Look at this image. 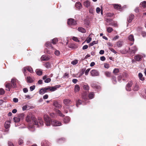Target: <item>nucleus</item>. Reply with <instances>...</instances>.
I'll return each mask as SVG.
<instances>
[{
  "mask_svg": "<svg viewBox=\"0 0 146 146\" xmlns=\"http://www.w3.org/2000/svg\"><path fill=\"white\" fill-rule=\"evenodd\" d=\"M141 35L143 37H145L146 36V32L144 31H143L142 32Z\"/></svg>",
  "mask_w": 146,
  "mask_h": 146,
  "instance_id": "61",
  "label": "nucleus"
},
{
  "mask_svg": "<svg viewBox=\"0 0 146 146\" xmlns=\"http://www.w3.org/2000/svg\"><path fill=\"white\" fill-rule=\"evenodd\" d=\"M24 113H21L18 115L19 117L21 119H22L23 118V116H24Z\"/></svg>",
  "mask_w": 146,
  "mask_h": 146,
  "instance_id": "48",
  "label": "nucleus"
},
{
  "mask_svg": "<svg viewBox=\"0 0 146 146\" xmlns=\"http://www.w3.org/2000/svg\"><path fill=\"white\" fill-rule=\"evenodd\" d=\"M105 74L107 77H110L111 75V73L109 72H106L105 73Z\"/></svg>",
  "mask_w": 146,
  "mask_h": 146,
  "instance_id": "51",
  "label": "nucleus"
},
{
  "mask_svg": "<svg viewBox=\"0 0 146 146\" xmlns=\"http://www.w3.org/2000/svg\"><path fill=\"white\" fill-rule=\"evenodd\" d=\"M57 113L59 114V115L60 116L63 117L64 116V115H63L61 113V111L59 110H58L57 111Z\"/></svg>",
  "mask_w": 146,
  "mask_h": 146,
  "instance_id": "40",
  "label": "nucleus"
},
{
  "mask_svg": "<svg viewBox=\"0 0 146 146\" xmlns=\"http://www.w3.org/2000/svg\"><path fill=\"white\" fill-rule=\"evenodd\" d=\"M38 122L39 124L41 125H42L43 124V122L42 120L40 117H39L38 118Z\"/></svg>",
  "mask_w": 146,
  "mask_h": 146,
  "instance_id": "31",
  "label": "nucleus"
},
{
  "mask_svg": "<svg viewBox=\"0 0 146 146\" xmlns=\"http://www.w3.org/2000/svg\"><path fill=\"white\" fill-rule=\"evenodd\" d=\"M107 30L108 33H110L113 31V29L111 27H108L107 28Z\"/></svg>",
  "mask_w": 146,
  "mask_h": 146,
  "instance_id": "33",
  "label": "nucleus"
},
{
  "mask_svg": "<svg viewBox=\"0 0 146 146\" xmlns=\"http://www.w3.org/2000/svg\"><path fill=\"white\" fill-rule=\"evenodd\" d=\"M63 103L66 105L68 106L71 103V102L69 99H66L63 100Z\"/></svg>",
  "mask_w": 146,
  "mask_h": 146,
  "instance_id": "10",
  "label": "nucleus"
},
{
  "mask_svg": "<svg viewBox=\"0 0 146 146\" xmlns=\"http://www.w3.org/2000/svg\"><path fill=\"white\" fill-rule=\"evenodd\" d=\"M54 105L56 108H60L61 107V105L57 102H55L54 103Z\"/></svg>",
  "mask_w": 146,
  "mask_h": 146,
  "instance_id": "30",
  "label": "nucleus"
},
{
  "mask_svg": "<svg viewBox=\"0 0 146 146\" xmlns=\"http://www.w3.org/2000/svg\"><path fill=\"white\" fill-rule=\"evenodd\" d=\"M48 91H49L48 87H45L40 89L39 91V93L40 94H43Z\"/></svg>",
  "mask_w": 146,
  "mask_h": 146,
  "instance_id": "5",
  "label": "nucleus"
},
{
  "mask_svg": "<svg viewBox=\"0 0 146 146\" xmlns=\"http://www.w3.org/2000/svg\"><path fill=\"white\" fill-rule=\"evenodd\" d=\"M55 54L57 56H58L60 54V52L59 50H56L54 52Z\"/></svg>",
  "mask_w": 146,
  "mask_h": 146,
  "instance_id": "56",
  "label": "nucleus"
},
{
  "mask_svg": "<svg viewBox=\"0 0 146 146\" xmlns=\"http://www.w3.org/2000/svg\"><path fill=\"white\" fill-rule=\"evenodd\" d=\"M45 66L47 68H49L50 66V64L49 62H47L45 64Z\"/></svg>",
  "mask_w": 146,
  "mask_h": 146,
  "instance_id": "43",
  "label": "nucleus"
},
{
  "mask_svg": "<svg viewBox=\"0 0 146 146\" xmlns=\"http://www.w3.org/2000/svg\"><path fill=\"white\" fill-rule=\"evenodd\" d=\"M100 59L101 60L104 61L105 60L106 58L104 56H102L100 57Z\"/></svg>",
  "mask_w": 146,
  "mask_h": 146,
  "instance_id": "63",
  "label": "nucleus"
},
{
  "mask_svg": "<svg viewBox=\"0 0 146 146\" xmlns=\"http://www.w3.org/2000/svg\"><path fill=\"white\" fill-rule=\"evenodd\" d=\"M26 68L27 69V70L30 72L31 73H32L33 72V69L32 68L30 67H29V66H27L26 67Z\"/></svg>",
  "mask_w": 146,
  "mask_h": 146,
  "instance_id": "29",
  "label": "nucleus"
},
{
  "mask_svg": "<svg viewBox=\"0 0 146 146\" xmlns=\"http://www.w3.org/2000/svg\"><path fill=\"white\" fill-rule=\"evenodd\" d=\"M122 44L121 41H118L117 43V45L119 47H120L122 46Z\"/></svg>",
  "mask_w": 146,
  "mask_h": 146,
  "instance_id": "54",
  "label": "nucleus"
},
{
  "mask_svg": "<svg viewBox=\"0 0 146 146\" xmlns=\"http://www.w3.org/2000/svg\"><path fill=\"white\" fill-rule=\"evenodd\" d=\"M81 101L80 100H79L76 102V106L77 107L78 106L82 104Z\"/></svg>",
  "mask_w": 146,
  "mask_h": 146,
  "instance_id": "39",
  "label": "nucleus"
},
{
  "mask_svg": "<svg viewBox=\"0 0 146 146\" xmlns=\"http://www.w3.org/2000/svg\"><path fill=\"white\" fill-rule=\"evenodd\" d=\"M132 84L133 83L132 82H129L128 83L126 87V89L127 91H129L131 90V87L132 86Z\"/></svg>",
  "mask_w": 146,
  "mask_h": 146,
  "instance_id": "9",
  "label": "nucleus"
},
{
  "mask_svg": "<svg viewBox=\"0 0 146 146\" xmlns=\"http://www.w3.org/2000/svg\"><path fill=\"white\" fill-rule=\"evenodd\" d=\"M83 88L86 90H88L89 89V87L88 85L86 84L84 85Z\"/></svg>",
  "mask_w": 146,
  "mask_h": 146,
  "instance_id": "34",
  "label": "nucleus"
},
{
  "mask_svg": "<svg viewBox=\"0 0 146 146\" xmlns=\"http://www.w3.org/2000/svg\"><path fill=\"white\" fill-rule=\"evenodd\" d=\"M78 30L79 32H80L83 33H84L86 32V30L84 29L82 27H79L78 29Z\"/></svg>",
  "mask_w": 146,
  "mask_h": 146,
  "instance_id": "21",
  "label": "nucleus"
},
{
  "mask_svg": "<svg viewBox=\"0 0 146 146\" xmlns=\"http://www.w3.org/2000/svg\"><path fill=\"white\" fill-rule=\"evenodd\" d=\"M17 80L15 79H12L11 81V84L7 83L5 85V87L6 88V90L8 91H10L11 88H15L17 87L16 82Z\"/></svg>",
  "mask_w": 146,
  "mask_h": 146,
  "instance_id": "3",
  "label": "nucleus"
},
{
  "mask_svg": "<svg viewBox=\"0 0 146 146\" xmlns=\"http://www.w3.org/2000/svg\"><path fill=\"white\" fill-rule=\"evenodd\" d=\"M119 72V70L117 68H115L113 70V73L114 74H116Z\"/></svg>",
  "mask_w": 146,
  "mask_h": 146,
  "instance_id": "49",
  "label": "nucleus"
},
{
  "mask_svg": "<svg viewBox=\"0 0 146 146\" xmlns=\"http://www.w3.org/2000/svg\"><path fill=\"white\" fill-rule=\"evenodd\" d=\"M90 2L88 0H86L83 3V5L86 7L88 8L90 6Z\"/></svg>",
  "mask_w": 146,
  "mask_h": 146,
  "instance_id": "7",
  "label": "nucleus"
},
{
  "mask_svg": "<svg viewBox=\"0 0 146 146\" xmlns=\"http://www.w3.org/2000/svg\"><path fill=\"white\" fill-rule=\"evenodd\" d=\"M51 80V79L49 78H46L44 80V82L46 83H48L50 82Z\"/></svg>",
  "mask_w": 146,
  "mask_h": 146,
  "instance_id": "44",
  "label": "nucleus"
},
{
  "mask_svg": "<svg viewBox=\"0 0 146 146\" xmlns=\"http://www.w3.org/2000/svg\"><path fill=\"white\" fill-rule=\"evenodd\" d=\"M89 8V12L91 13H93L94 10V9L92 7H90Z\"/></svg>",
  "mask_w": 146,
  "mask_h": 146,
  "instance_id": "38",
  "label": "nucleus"
},
{
  "mask_svg": "<svg viewBox=\"0 0 146 146\" xmlns=\"http://www.w3.org/2000/svg\"><path fill=\"white\" fill-rule=\"evenodd\" d=\"M98 42V41H94L90 44V46H92L94 44H96Z\"/></svg>",
  "mask_w": 146,
  "mask_h": 146,
  "instance_id": "35",
  "label": "nucleus"
},
{
  "mask_svg": "<svg viewBox=\"0 0 146 146\" xmlns=\"http://www.w3.org/2000/svg\"><path fill=\"white\" fill-rule=\"evenodd\" d=\"M60 86L59 85H56L53 87H48L49 91L53 92L55 91L57 88H59Z\"/></svg>",
  "mask_w": 146,
  "mask_h": 146,
  "instance_id": "8",
  "label": "nucleus"
},
{
  "mask_svg": "<svg viewBox=\"0 0 146 146\" xmlns=\"http://www.w3.org/2000/svg\"><path fill=\"white\" fill-rule=\"evenodd\" d=\"M44 119L45 125L47 126H50L51 125V122L52 125L54 126H60L62 125L61 122L56 120L51 121L50 118L47 115H44Z\"/></svg>",
  "mask_w": 146,
  "mask_h": 146,
  "instance_id": "1",
  "label": "nucleus"
},
{
  "mask_svg": "<svg viewBox=\"0 0 146 146\" xmlns=\"http://www.w3.org/2000/svg\"><path fill=\"white\" fill-rule=\"evenodd\" d=\"M15 123H17L19 122L20 120V119L19 117H14L13 119Z\"/></svg>",
  "mask_w": 146,
  "mask_h": 146,
  "instance_id": "28",
  "label": "nucleus"
},
{
  "mask_svg": "<svg viewBox=\"0 0 146 146\" xmlns=\"http://www.w3.org/2000/svg\"><path fill=\"white\" fill-rule=\"evenodd\" d=\"M41 59L42 61H47L49 59V58L46 56L43 55L41 56Z\"/></svg>",
  "mask_w": 146,
  "mask_h": 146,
  "instance_id": "16",
  "label": "nucleus"
},
{
  "mask_svg": "<svg viewBox=\"0 0 146 146\" xmlns=\"http://www.w3.org/2000/svg\"><path fill=\"white\" fill-rule=\"evenodd\" d=\"M112 81L113 82L114 84H115L116 83L117 81L115 77L113 76L112 78Z\"/></svg>",
  "mask_w": 146,
  "mask_h": 146,
  "instance_id": "36",
  "label": "nucleus"
},
{
  "mask_svg": "<svg viewBox=\"0 0 146 146\" xmlns=\"http://www.w3.org/2000/svg\"><path fill=\"white\" fill-rule=\"evenodd\" d=\"M70 121V118L68 116L66 117H65L64 120L63 121L64 123H68Z\"/></svg>",
  "mask_w": 146,
  "mask_h": 146,
  "instance_id": "12",
  "label": "nucleus"
},
{
  "mask_svg": "<svg viewBox=\"0 0 146 146\" xmlns=\"http://www.w3.org/2000/svg\"><path fill=\"white\" fill-rule=\"evenodd\" d=\"M134 17L133 15L131 14L127 19V21L129 23H131Z\"/></svg>",
  "mask_w": 146,
  "mask_h": 146,
  "instance_id": "18",
  "label": "nucleus"
},
{
  "mask_svg": "<svg viewBox=\"0 0 146 146\" xmlns=\"http://www.w3.org/2000/svg\"><path fill=\"white\" fill-rule=\"evenodd\" d=\"M72 39L73 40L76 42H78L79 41L77 37L74 36L72 37Z\"/></svg>",
  "mask_w": 146,
  "mask_h": 146,
  "instance_id": "45",
  "label": "nucleus"
},
{
  "mask_svg": "<svg viewBox=\"0 0 146 146\" xmlns=\"http://www.w3.org/2000/svg\"><path fill=\"white\" fill-rule=\"evenodd\" d=\"M94 94L93 92L90 93L88 95V97L90 99H92L94 97Z\"/></svg>",
  "mask_w": 146,
  "mask_h": 146,
  "instance_id": "27",
  "label": "nucleus"
},
{
  "mask_svg": "<svg viewBox=\"0 0 146 146\" xmlns=\"http://www.w3.org/2000/svg\"><path fill=\"white\" fill-rule=\"evenodd\" d=\"M90 73L92 76H98L99 75L98 72L95 70H92Z\"/></svg>",
  "mask_w": 146,
  "mask_h": 146,
  "instance_id": "6",
  "label": "nucleus"
},
{
  "mask_svg": "<svg viewBox=\"0 0 146 146\" xmlns=\"http://www.w3.org/2000/svg\"><path fill=\"white\" fill-rule=\"evenodd\" d=\"M76 7L78 9H80L82 8L81 4L80 2L76 3L75 4Z\"/></svg>",
  "mask_w": 146,
  "mask_h": 146,
  "instance_id": "19",
  "label": "nucleus"
},
{
  "mask_svg": "<svg viewBox=\"0 0 146 146\" xmlns=\"http://www.w3.org/2000/svg\"><path fill=\"white\" fill-rule=\"evenodd\" d=\"M35 85H33V86H30V90L31 91H33V90H34L35 89Z\"/></svg>",
  "mask_w": 146,
  "mask_h": 146,
  "instance_id": "50",
  "label": "nucleus"
},
{
  "mask_svg": "<svg viewBox=\"0 0 146 146\" xmlns=\"http://www.w3.org/2000/svg\"><path fill=\"white\" fill-rule=\"evenodd\" d=\"M142 56L141 55H138L135 56V59L137 61H140L141 60Z\"/></svg>",
  "mask_w": 146,
  "mask_h": 146,
  "instance_id": "11",
  "label": "nucleus"
},
{
  "mask_svg": "<svg viewBox=\"0 0 146 146\" xmlns=\"http://www.w3.org/2000/svg\"><path fill=\"white\" fill-rule=\"evenodd\" d=\"M52 43L53 44H55L56 42H58V39L56 38H55L52 40Z\"/></svg>",
  "mask_w": 146,
  "mask_h": 146,
  "instance_id": "37",
  "label": "nucleus"
},
{
  "mask_svg": "<svg viewBox=\"0 0 146 146\" xmlns=\"http://www.w3.org/2000/svg\"><path fill=\"white\" fill-rule=\"evenodd\" d=\"M5 91L2 88L0 89V95H3L5 93Z\"/></svg>",
  "mask_w": 146,
  "mask_h": 146,
  "instance_id": "42",
  "label": "nucleus"
},
{
  "mask_svg": "<svg viewBox=\"0 0 146 146\" xmlns=\"http://www.w3.org/2000/svg\"><path fill=\"white\" fill-rule=\"evenodd\" d=\"M138 76L140 80L142 81L144 80V78L143 77V75L141 73H139L138 74Z\"/></svg>",
  "mask_w": 146,
  "mask_h": 146,
  "instance_id": "25",
  "label": "nucleus"
},
{
  "mask_svg": "<svg viewBox=\"0 0 146 146\" xmlns=\"http://www.w3.org/2000/svg\"><path fill=\"white\" fill-rule=\"evenodd\" d=\"M80 90V87L78 85H76L74 87V92H78Z\"/></svg>",
  "mask_w": 146,
  "mask_h": 146,
  "instance_id": "22",
  "label": "nucleus"
},
{
  "mask_svg": "<svg viewBox=\"0 0 146 146\" xmlns=\"http://www.w3.org/2000/svg\"><path fill=\"white\" fill-rule=\"evenodd\" d=\"M88 46L87 45H86L83 46L82 47V49L83 50L86 49L88 48Z\"/></svg>",
  "mask_w": 146,
  "mask_h": 146,
  "instance_id": "64",
  "label": "nucleus"
},
{
  "mask_svg": "<svg viewBox=\"0 0 146 146\" xmlns=\"http://www.w3.org/2000/svg\"><path fill=\"white\" fill-rule=\"evenodd\" d=\"M41 144L42 146H49L50 145L48 141H43Z\"/></svg>",
  "mask_w": 146,
  "mask_h": 146,
  "instance_id": "14",
  "label": "nucleus"
},
{
  "mask_svg": "<svg viewBox=\"0 0 146 146\" xmlns=\"http://www.w3.org/2000/svg\"><path fill=\"white\" fill-rule=\"evenodd\" d=\"M27 70L26 67H24L23 69V72L24 74L25 75V73L26 70Z\"/></svg>",
  "mask_w": 146,
  "mask_h": 146,
  "instance_id": "55",
  "label": "nucleus"
},
{
  "mask_svg": "<svg viewBox=\"0 0 146 146\" xmlns=\"http://www.w3.org/2000/svg\"><path fill=\"white\" fill-rule=\"evenodd\" d=\"M90 68H88L86 70L85 72V74L86 75H87L88 74L89 72L90 71Z\"/></svg>",
  "mask_w": 146,
  "mask_h": 146,
  "instance_id": "53",
  "label": "nucleus"
},
{
  "mask_svg": "<svg viewBox=\"0 0 146 146\" xmlns=\"http://www.w3.org/2000/svg\"><path fill=\"white\" fill-rule=\"evenodd\" d=\"M65 140V139L64 138H61L58 141V142L59 143H61L62 141H64Z\"/></svg>",
  "mask_w": 146,
  "mask_h": 146,
  "instance_id": "60",
  "label": "nucleus"
},
{
  "mask_svg": "<svg viewBox=\"0 0 146 146\" xmlns=\"http://www.w3.org/2000/svg\"><path fill=\"white\" fill-rule=\"evenodd\" d=\"M26 121L29 123L30 124L29 125V128H33L34 127V125L33 124L36 125L37 127H38L39 126L38 124V122L36 121V119L33 116L31 115H28L26 118Z\"/></svg>",
  "mask_w": 146,
  "mask_h": 146,
  "instance_id": "2",
  "label": "nucleus"
},
{
  "mask_svg": "<svg viewBox=\"0 0 146 146\" xmlns=\"http://www.w3.org/2000/svg\"><path fill=\"white\" fill-rule=\"evenodd\" d=\"M68 24L70 26L75 25L77 24V22L74 19H68Z\"/></svg>",
  "mask_w": 146,
  "mask_h": 146,
  "instance_id": "4",
  "label": "nucleus"
},
{
  "mask_svg": "<svg viewBox=\"0 0 146 146\" xmlns=\"http://www.w3.org/2000/svg\"><path fill=\"white\" fill-rule=\"evenodd\" d=\"M110 49L111 52H113L115 54H116L117 53L112 48H110Z\"/></svg>",
  "mask_w": 146,
  "mask_h": 146,
  "instance_id": "62",
  "label": "nucleus"
},
{
  "mask_svg": "<svg viewBox=\"0 0 146 146\" xmlns=\"http://www.w3.org/2000/svg\"><path fill=\"white\" fill-rule=\"evenodd\" d=\"M51 43L49 42H47L45 44L46 46H51Z\"/></svg>",
  "mask_w": 146,
  "mask_h": 146,
  "instance_id": "46",
  "label": "nucleus"
},
{
  "mask_svg": "<svg viewBox=\"0 0 146 146\" xmlns=\"http://www.w3.org/2000/svg\"><path fill=\"white\" fill-rule=\"evenodd\" d=\"M27 82L28 83H31L34 81L33 79L30 76H28L27 77Z\"/></svg>",
  "mask_w": 146,
  "mask_h": 146,
  "instance_id": "20",
  "label": "nucleus"
},
{
  "mask_svg": "<svg viewBox=\"0 0 146 146\" xmlns=\"http://www.w3.org/2000/svg\"><path fill=\"white\" fill-rule=\"evenodd\" d=\"M36 74L38 76H40L42 74V71L39 69H36L35 71Z\"/></svg>",
  "mask_w": 146,
  "mask_h": 146,
  "instance_id": "23",
  "label": "nucleus"
},
{
  "mask_svg": "<svg viewBox=\"0 0 146 146\" xmlns=\"http://www.w3.org/2000/svg\"><path fill=\"white\" fill-rule=\"evenodd\" d=\"M78 62L77 60H74L71 62V64L73 65H75L77 64Z\"/></svg>",
  "mask_w": 146,
  "mask_h": 146,
  "instance_id": "57",
  "label": "nucleus"
},
{
  "mask_svg": "<svg viewBox=\"0 0 146 146\" xmlns=\"http://www.w3.org/2000/svg\"><path fill=\"white\" fill-rule=\"evenodd\" d=\"M131 52H132L135 53L137 50V48L136 46H134L131 48Z\"/></svg>",
  "mask_w": 146,
  "mask_h": 146,
  "instance_id": "24",
  "label": "nucleus"
},
{
  "mask_svg": "<svg viewBox=\"0 0 146 146\" xmlns=\"http://www.w3.org/2000/svg\"><path fill=\"white\" fill-rule=\"evenodd\" d=\"M94 85H95L94 84H93V85H92V87H93V88H96L97 89V90H98L99 89L100 87L99 86H94Z\"/></svg>",
  "mask_w": 146,
  "mask_h": 146,
  "instance_id": "59",
  "label": "nucleus"
},
{
  "mask_svg": "<svg viewBox=\"0 0 146 146\" xmlns=\"http://www.w3.org/2000/svg\"><path fill=\"white\" fill-rule=\"evenodd\" d=\"M128 38L129 40L132 41L133 42L131 44V45H132L133 44L134 40L133 36L132 35H130L128 37Z\"/></svg>",
  "mask_w": 146,
  "mask_h": 146,
  "instance_id": "13",
  "label": "nucleus"
},
{
  "mask_svg": "<svg viewBox=\"0 0 146 146\" xmlns=\"http://www.w3.org/2000/svg\"><path fill=\"white\" fill-rule=\"evenodd\" d=\"M19 144V145H21L23 143V140L22 138H20L19 139L18 141Z\"/></svg>",
  "mask_w": 146,
  "mask_h": 146,
  "instance_id": "41",
  "label": "nucleus"
},
{
  "mask_svg": "<svg viewBox=\"0 0 146 146\" xmlns=\"http://www.w3.org/2000/svg\"><path fill=\"white\" fill-rule=\"evenodd\" d=\"M140 5H142V7L143 8L146 7V1H144L141 2Z\"/></svg>",
  "mask_w": 146,
  "mask_h": 146,
  "instance_id": "32",
  "label": "nucleus"
},
{
  "mask_svg": "<svg viewBox=\"0 0 146 146\" xmlns=\"http://www.w3.org/2000/svg\"><path fill=\"white\" fill-rule=\"evenodd\" d=\"M10 122L9 121H6L5 124V127L6 129H7L9 128L10 127Z\"/></svg>",
  "mask_w": 146,
  "mask_h": 146,
  "instance_id": "15",
  "label": "nucleus"
},
{
  "mask_svg": "<svg viewBox=\"0 0 146 146\" xmlns=\"http://www.w3.org/2000/svg\"><path fill=\"white\" fill-rule=\"evenodd\" d=\"M113 5L114 8L117 9H121V5L118 4H113Z\"/></svg>",
  "mask_w": 146,
  "mask_h": 146,
  "instance_id": "17",
  "label": "nucleus"
},
{
  "mask_svg": "<svg viewBox=\"0 0 146 146\" xmlns=\"http://www.w3.org/2000/svg\"><path fill=\"white\" fill-rule=\"evenodd\" d=\"M139 88V86L137 83H136L134 85V91H137Z\"/></svg>",
  "mask_w": 146,
  "mask_h": 146,
  "instance_id": "26",
  "label": "nucleus"
},
{
  "mask_svg": "<svg viewBox=\"0 0 146 146\" xmlns=\"http://www.w3.org/2000/svg\"><path fill=\"white\" fill-rule=\"evenodd\" d=\"M92 38L91 37H88L86 39V41L87 43H89L92 40Z\"/></svg>",
  "mask_w": 146,
  "mask_h": 146,
  "instance_id": "47",
  "label": "nucleus"
},
{
  "mask_svg": "<svg viewBox=\"0 0 146 146\" xmlns=\"http://www.w3.org/2000/svg\"><path fill=\"white\" fill-rule=\"evenodd\" d=\"M104 67L108 68H109V64L107 63H105L104 64Z\"/></svg>",
  "mask_w": 146,
  "mask_h": 146,
  "instance_id": "58",
  "label": "nucleus"
},
{
  "mask_svg": "<svg viewBox=\"0 0 146 146\" xmlns=\"http://www.w3.org/2000/svg\"><path fill=\"white\" fill-rule=\"evenodd\" d=\"M96 13H99L101 11V9L100 8L98 7L96 8Z\"/></svg>",
  "mask_w": 146,
  "mask_h": 146,
  "instance_id": "52",
  "label": "nucleus"
}]
</instances>
